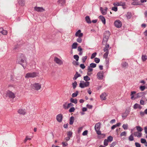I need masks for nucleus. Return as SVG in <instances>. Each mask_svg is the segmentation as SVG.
<instances>
[{
    "mask_svg": "<svg viewBox=\"0 0 147 147\" xmlns=\"http://www.w3.org/2000/svg\"><path fill=\"white\" fill-rule=\"evenodd\" d=\"M54 61L58 64L61 65L63 64V61L56 57H55L54 58Z\"/></svg>",
    "mask_w": 147,
    "mask_h": 147,
    "instance_id": "8",
    "label": "nucleus"
},
{
    "mask_svg": "<svg viewBox=\"0 0 147 147\" xmlns=\"http://www.w3.org/2000/svg\"><path fill=\"white\" fill-rule=\"evenodd\" d=\"M135 144L136 147H141L140 144L136 142L135 143Z\"/></svg>",
    "mask_w": 147,
    "mask_h": 147,
    "instance_id": "63",
    "label": "nucleus"
},
{
    "mask_svg": "<svg viewBox=\"0 0 147 147\" xmlns=\"http://www.w3.org/2000/svg\"><path fill=\"white\" fill-rule=\"evenodd\" d=\"M77 61H73V64L75 65H79Z\"/></svg>",
    "mask_w": 147,
    "mask_h": 147,
    "instance_id": "57",
    "label": "nucleus"
},
{
    "mask_svg": "<svg viewBox=\"0 0 147 147\" xmlns=\"http://www.w3.org/2000/svg\"><path fill=\"white\" fill-rule=\"evenodd\" d=\"M77 85V83L76 81H75L72 84V85L74 89H75Z\"/></svg>",
    "mask_w": 147,
    "mask_h": 147,
    "instance_id": "36",
    "label": "nucleus"
},
{
    "mask_svg": "<svg viewBox=\"0 0 147 147\" xmlns=\"http://www.w3.org/2000/svg\"><path fill=\"white\" fill-rule=\"evenodd\" d=\"M58 4L61 6L64 5L65 3V0H59L58 1Z\"/></svg>",
    "mask_w": 147,
    "mask_h": 147,
    "instance_id": "18",
    "label": "nucleus"
},
{
    "mask_svg": "<svg viewBox=\"0 0 147 147\" xmlns=\"http://www.w3.org/2000/svg\"><path fill=\"white\" fill-rule=\"evenodd\" d=\"M74 120V117L72 116L69 119V124L70 125H72Z\"/></svg>",
    "mask_w": 147,
    "mask_h": 147,
    "instance_id": "24",
    "label": "nucleus"
},
{
    "mask_svg": "<svg viewBox=\"0 0 147 147\" xmlns=\"http://www.w3.org/2000/svg\"><path fill=\"white\" fill-rule=\"evenodd\" d=\"M140 90L142 91H144L145 89L146 88L145 86H141L140 87Z\"/></svg>",
    "mask_w": 147,
    "mask_h": 147,
    "instance_id": "53",
    "label": "nucleus"
},
{
    "mask_svg": "<svg viewBox=\"0 0 147 147\" xmlns=\"http://www.w3.org/2000/svg\"><path fill=\"white\" fill-rule=\"evenodd\" d=\"M96 52H94V53H93V54H92L91 56V59H92L93 58H94L96 55Z\"/></svg>",
    "mask_w": 147,
    "mask_h": 147,
    "instance_id": "44",
    "label": "nucleus"
},
{
    "mask_svg": "<svg viewBox=\"0 0 147 147\" xmlns=\"http://www.w3.org/2000/svg\"><path fill=\"white\" fill-rule=\"evenodd\" d=\"M115 26L117 28L121 27L122 25L121 22L119 20H116L114 22Z\"/></svg>",
    "mask_w": 147,
    "mask_h": 147,
    "instance_id": "10",
    "label": "nucleus"
},
{
    "mask_svg": "<svg viewBox=\"0 0 147 147\" xmlns=\"http://www.w3.org/2000/svg\"><path fill=\"white\" fill-rule=\"evenodd\" d=\"M111 49V47H109V44H106L103 49V51L105 52V53L104 54L103 57L105 58H107L108 57L109 53V50Z\"/></svg>",
    "mask_w": 147,
    "mask_h": 147,
    "instance_id": "1",
    "label": "nucleus"
},
{
    "mask_svg": "<svg viewBox=\"0 0 147 147\" xmlns=\"http://www.w3.org/2000/svg\"><path fill=\"white\" fill-rule=\"evenodd\" d=\"M75 110V109L74 107H71V108H70L69 110V112L70 113H72L74 112Z\"/></svg>",
    "mask_w": 147,
    "mask_h": 147,
    "instance_id": "42",
    "label": "nucleus"
},
{
    "mask_svg": "<svg viewBox=\"0 0 147 147\" xmlns=\"http://www.w3.org/2000/svg\"><path fill=\"white\" fill-rule=\"evenodd\" d=\"M88 134V131L87 130H85L82 133V135L83 136H86Z\"/></svg>",
    "mask_w": 147,
    "mask_h": 147,
    "instance_id": "61",
    "label": "nucleus"
},
{
    "mask_svg": "<svg viewBox=\"0 0 147 147\" xmlns=\"http://www.w3.org/2000/svg\"><path fill=\"white\" fill-rule=\"evenodd\" d=\"M62 144L63 147H65L68 145V144L66 141L63 142L62 143Z\"/></svg>",
    "mask_w": 147,
    "mask_h": 147,
    "instance_id": "39",
    "label": "nucleus"
},
{
    "mask_svg": "<svg viewBox=\"0 0 147 147\" xmlns=\"http://www.w3.org/2000/svg\"><path fill=\"white\" fill-rule=\"evenodd\" d=\"M141 58L142 61H144L147 59V56L145 54H143Z\"/></svg>",
    "mask_w": 147,
    "mask_h": 147,
    "instance_id": "26",
    "label": "nucleus"
},
{
    "mask_svg": "<svg viewBox=\"0 0 147 147\" xmlns=\"http://www.w3.org/2000/svg\"><path fill=\"white\" fill-rule=\"evenodd\" d=\"M107 96V94L105 92L103 93L100 95V97L101 99L102 100H105L106 99V97Z\"/></svg>",
    "mask_w": 147,
    "mask_h": 147,
    "instance_id": "17",
    "label": "nucleus"
},
{
    "mask_svg": "<svg viewBox=\"0 0 147 147\" xmlns=\"http://www.w3.org/2000/svg\"><path fill=\"white\" fill-rule=\"evenodd\" d=\"M134 136H136L138 138L141 137L142 136V134L141 132H135L134 133H133Z\"/></svg>",
    "mask_w": 147,
    "mask_h": 147,
    "instance_id": "14",
    "label": "nucleus"
},
{
    "mask_svg": "<svg viewBox=\"0 0 147 147\" xmlns=\"http://www.w3.org/2000/svg\"><path fill=\"white\" fill-rule=\"evenodd\" d=\"M113 5L115 6H119L122 5V3L121 2H116L113 3Z\"/></svg>",
    "mask_w": 147,
    "mask_h": 147,
    "instance_id": "28",
    "label": "nucleus"
},
{
    "mask_svg": "<svg viewBox=\"0 0 147 147\" xmlns=\"http://www.w3.org/2000/svg\"><path fill=\"white\" fill-rule=\"evenodd\" d=\"M37 76L36 72H29L26 74L25 75V78H34Z\"/></svg>",
    "mask_w": 147,
    "mask_h": 147,
    "instance_id": "4",
    "label": "nucleus"
},
{
    "mask_svg": "<svg viewBox=\"0 0 147 147\" xmlns=\"http://www.w3.org/2000/svg\"><path fill=\"white\" fill-rule=\"evenodd\" d=\"M104 73L102 71H100L98 72L97 74V78L99 80H102L103 77Z\"/></svg>",
    "mask_w": 147,
    "mask_h": 147,
    "instance_id": "9",
    "label": "nucleus"
},
{
    "mask_svg": "<svg viewBox=\"0 0 147 147\" xmlns=\"http://www.w3.org/2000/svg\"><path fill=\"white\" fill-rule=\"evenodd\" d=\"M80 67L82 69H84L85 67V66L83 64H81L80 65Z\"/></svg>",
    "mask_w": 147,
    "mask_h": 147,
    "instance_id": "60",
    "label": "nucleus"
},
{
    "mask_svg": "<svg viewBox=\"0 0 147 147\" xmlns=\"http://www.w3.org/2000/svg\"><path fill=\"white\" fill-rule=\"evenodd\" d=\"M31 86L33 89L36 90H38L40 89L41 85L39 83H35L33 84H32Z\"/></svg>",
    "mask_w": 147,
    "mask_h": 147,
    "instance_id": "6",
    "label": "nucleus"
},
{
    "mask_svg": "<svg viewBox=\"0 0 147 147\" xmlns=\"http://www.w3.org/2000/svg\"><path fill=\"white\" fill-rule=\"evenodd\" d=\"M100 123H96L95 126V129L97 134L98 135H100L101 132L100 131Z\"/></svg>",
    "mask_w": 147,
    "mask_h": 147,
    "instance_id": "5",
    "label": "nucleus"
},
{
    "mask_svg": "<svg viewBox=\"0 0 147 147\" xmlns=\"http://www.w3.org/2000/svg\"><path fill=\"white\" fill-rule=\"evenodd\" d=\"M100 61V59L99 58H95L94 59V61L96 63H98Z\"/></svg>",
    "mask_w": 147,
    "mask_h": 147,
    "instance_id": "47",
    "label": "nucleus"
},
{
    "mask_svg": "<svg viewBox=\"0 0 147 147\" xmlns=\"http://www.w3.org/2000/svg\"><path fill=\"white\" fill-rule=\"evenodd\" d=\"M133 134H132L129 137V140L130 141H132L134 140L133 137Z\"/></svg>",
    "mask_w": 147,
    "mask_h": 147,
    "instance_id": "33",
    "label": "nucleus"
},
{
    "mask_svg": "<svg viewBox=\"0 0 147 147\" xmlns=\"http://www.w3.org/2000/svg\"><path fill=\"white\" fill-rule=\"evenodd\" d=\"M143 93L142 92H140L137 94V97H140L142 96L143 95Z\"/></svg>",
    "mask_w": 147,
    "mask_h": 147,
    "instance_id": "45",
    "label": "nucleus"
},
{
    "mask_svg": "<svg viewBox=\"0 0 147 147\" xmlns=\"http://www.w3.org/2000/svg\"><path fill=\"white\" fill-rule=\"evenodd\" d=\"M107 140H108L109 142H111L113 140V138L112 136H110L107 138Z\"/></svg>",
    "mask_w": 147,
    "mask_h": 147,
    "instance_id": "38",
    "label": "nucleus"
},
{
    "mask_svg": "<svg viewBox=\"0 0 147 147\" xmlns=\"http://www.w3.org/2000/svg\"><path fill=\"white\" fill-rule=\"evenodd\" d=\"M78 38L77 39V41L79 43H81L82 41V37H78Z\"/></svg>",
    "mask_w": 147,
    "mask_h": 147,
    "instance_id": "50",
    "label": "nucleus"
},
{
    "mask_svg": "<svg viewBox=\"0 0 147 147\" xmlns=\"http://www.w3.org/2000/svg\"><path fill=\"white\" fill-rule=\"evenodd\" d=\"M108 142L109 141L107 139L105 140L104 141V145L105 146H107L108 145Z\"/></svg>",
    "mask_w": 147,
    "mask_h": 147,
    "instance_id": "40",
    "label": "nucleus"
},
{
    "mask_svg": "<svg viewBox=\"0 0 147 147\" xmlns=\"http://www.w3.org/2000/svg\"><path fill=\"white\" fill-rule=\"evenodd\" d=\"M112 9L115 11H117V7H114L112 8Z\"/></svg>",
    "mask_w": 147,
    "mask_h": 147,
    "instance_id": "59",
    "label": "nucleus"
},
{
    "mask_svg": "<svg viewBox=\"0 0 147 147\" xmlns=\"http://www.w3.org/2000/svg\"><path fill=\"white\" fill-rule=\"evenodd\" d=\"M67 106H68V109L70 107L73 106L74 105L72 103H70L68 104Z\"/></svg>",
    "mask_w": 147,
    "mask_h": 147,
    "instance_id": "58",
    "label": "nucleus"
},
{
    "mask_svg": "<svg viewBox=\"0 0 147 147\" xmlns=\"http://www.w3.org/2000/svg\"><path fill=\"white\" fill-rule=\"evenodd\" d=\"M70 138L67 136L65 138V140L67 142L68 141L70 140Z\"/></svg>",
    "mask_w": 147,
    "mask_h": 147,
    "instance_id": "64",
    "label": "nucleus"
},
{
    "mask_svg": "<svg viewBox=\"0 0 147 147\" xmlns=\"http://www.w3.org/2000/svg\"><path fill=\"white\" fill-rule=\"evenodd\" d=\"M0 33H2L3 35H6L7 34V31L4 30L2 28H0Z\"/></svg>",
    "mask_w": 147,
    "mask_h": 147,
    "instance_id": "21",
    "label": "nucleus"
},
{
    "mask_svg": "<svg viewBox=\"0 0 147 147\" xmlns=\"http://www.w3.org/2000/svg\"><path fill=\"white\" fill-rule=\"evenodd\" d=\"M100 19L101 20L104 24H105L106 23L105 19V18L102 16H100L99 17Z\"/></svg>",
    "mask_w": 147,
    "mask_h": 147,
    "instance_id": "22",
    "label": "nucleus"
},
{
    "mask_svg": "<svg viewBox=\"0 0 147 147\" xmlns=\"http://www.w3.org/2000/svg\"><path fill=\"white\" fill-rule=\"evenodd\" d=\"M72 134V132L71 131H69L68 132L67 134L68 137L70 138L71 137Z\"/></svg>",
    "mask_w": 147,
    "mask_h": 147,
    "instance_id": "52",
    "label": "nucleus"
},
{
    "mask_svg": "<svg viewBox=\"0 0 147 147\" xmlns=\"http://www.w3.org/2000/svg\"><path fill=\"white\" fill-rule=\"evenodd\" d=\"M78 91H76V92L72 94V96L73 97H75L76 96L78 95Z\"/></svg>",
    "mask_w": 147,
    "mask_h": 147,
    "instance_id": "46",
    "label": "nucleus"
},
{
    "mask_svg": "<svg viewBox=\"0 0 147 147\" xmlns=\"http://www.w3.org/2000/svg\"><path fill=\"white\" fill-rule=\"evenodd\" d=\"M126 133L125 131L122 132L120 134V136H126Z\"/></svg>",
    "mask_w": 147,
    "mask_h": 147,
    "instance_id": "54",
    "label": "nucleus"
},
{
    "mask_svg": "<svg viewBox=\"0 0 147 147\" xmlns=\"http://www.w3.org/2000/svg\"><path fill=\"white\" fill-rule=\"evenodd\" d=\"M90 82H84V81H81L79 84V86L82 88H84L85 87H87L89 85Z\"/></svg>",
    "mask_w": 147,
    "mask_h": 147,
    "instance_id": "2",
    "label": "nucleus"
},
{
    "mask_svg": "<svg viewBox=\"0 0 147 147\" xmlns=\"http://www.w3.org/2000/svg\"><path fill=\"white\" fill-rule=\"evenodd\" d=\"M126 17L128 19H130L131 16V13L130 12H128L127 13V15H126Z\"/></svg>",
    "mask_w": 147,
    "mask_h": 147,
    "instance_id": "35",
    "label": "nucleus"
},
{
    "mask_svg": "<svg viewBox=\"0 0 147 147\" xmlns=\"http://www.w3.org/2000/svg\"><path fill=\"white\" fill-rule=\"evenodd\" d=\"M88 72H91L92 71L93 69L92 68V67L89 66L88 67Z\"/></svg>",
    "mask_w": 147,
    "mask_h": 147,
    "instance_id": "55",
    "label": "nucleus"
},
{
    "mask_svg": "<svg viewBox=\"0 0 147 147\" xmlns=\"http://www.w3.org/2000/svg\"><path fill=\"white\" fill-rule=\"evenodd\" d=\"M87 58V57L86 56H85L82 57V61L83 63H84L85 62Z\"/></svg>",
    "mask_w": 147,
    "mask_h": 147,
    "instance_id": "49",
    "label": "nucleus"
},
{
    "mask_svg": "<svg viewBox=\"0 0 147 147\" xmlns=\"http://www.w3.org/2000/svg\"><path fill=\"white\" fill-rule=\"evenodd\" d=\"M85 20L86 22L90 24L91 22L90 17L88 16H87L86 17Z\"/></svg>",
    "mask_w": 147,
    "mask_h": 147,
    "instance_id": "23",
    "label": "nucleus"
},
{
    "mask_svg": "<svg viewBox=\"0 0 147 147\" xmlns=\"http://www.w3.org/2000/svg\"><path fill=\"white\" fill-rule=\"evenodd\" d=\"M62 115L61 114H59L57 115L56 117V119L59 122H61L62 121Z\"/></svg>",
    "mask_w": 147,
    "mask_h": 147,
    "instance_id": "12",
    "label": "nucleus"
},
{
    "mask_svg": "<svg viewBox=\"0 0 147 147\" xmlns=\"http://www.w3.org/2000/svg\"><path fill=\"white\" fill-rule=\"evenodd\" d=\"M110 35V33L109 31H107L105 32L104 34V37L103 38V42H107L108 39Z\"/></svg>",
    "mask_w": 147,
    "mask_h": 147,
    "instance_id": "3",
    "label": "nucleus"
},
{
    "mask_svg": "<svg viewBox=\"0 0 147 147\" xmlns=\"http://www.w3.org/2000/svg\"><path fill=\"white\" fill-rule=\"evenodd\" d=\"M81 76V75L79 74L78 72H76V74L74 75V77L73 78V80H76L77 78Z\"/></svg>",
    "mask_w": 147,
    "mask_h": 147,
    "instance_id": "19",
    "label": "nucleus"
},
{
    "mask_svg": "<svg viewBox=\"0 0 147 147\" xmlns=\"http://www.w3.org/2000/svg\"><path fill=\"white\" fill-rule=\"evenodd\" d=\"M100 10L103 15H105L107 13V11L106 9H103V8L102 7H100Z\"/></svg>",
    "mask_w": 147,
    "mask_h": 147,
    "instance_id": "25",
    "label": "nucleus"
},
{
    "mask_svg": "<svg viewBox=\"0 0 147 147\" xmlns=\"http://www.w3.org/2000/svg\"><path fill=\"white\" fill-rule=\"evenodd\" d=\"M136 128L137 130L140 132L142 130V128L140 126H137L136 127Z\"/></svg>",
    "mask_w": 147,
    "mask_h": 147,
    "instance_id": "37",
    "label": "nucleus"
},
{
    "mask_svg": "<svg viewBox=\"0 0 147 147\" xmlns=\"http://www.w3.org/2000/svg\"><path fill=\"white\" fill-rule=\"evenodd\" d=\"M90 78L87 76H84V80L86 81V82H87V81L90 80Z\"/></svg>",
    "mask_w": 147,
    "mask_h": 147,
    "instance_id": "31",
    "label": "nucleus"
},
{
    "mask_svg": "<svg viewBox=\"0 0 147 147\" xmlns=\"http://www.w3.org/2000/svg\"><path fill=\"white\" fill-rule=\"evenodd\" d=\"M122 66L123 67H125L128 65V64L126 62H124L122 63Z\"/></svg>",
    "mask_w": 147,
    "mask_h": 147,
    "instance_id": "51",
    "label": "nucleus"
},
{
    "mask_svg": "<svg viewBox=\"0 0 147 147\" xmlns=\"http://www.w3.org/2000/svg\"><path fill=\"white\" fill-rule=\"evenodd\" d=\"M19 63L24 68H25L24 65H26V60L22 59L19 62Z\"/></svg>",
    "mask_w": 147,
    "mask_h": 147,
    "instance_id": "15",
    "label": "nucleus"
},
{
    "mask_svg": "<svg viewBox=\"0 0 147 147\" xmlns=\"http://www.w3.org/2000/svg\"><path fill=\"white\" fill-rule=\"evenodd\" d=\"M67 104H68L67 103V102H65L63 105V107L64 109H68Z\"/></svg>",
    "mask_w": 147,
    "mask_h": 147,
    "instance_id": "34",
    "label": "nucleus"
},
{
    "mask_svg": "<svg viewBox=\"0 0 147 147\" xmlns=\"http://www.w3.org/2000/svg\"><path fill=\"white\" fill-rule=\"evenodd\" d=\"M34 10L37 12H43L45 9L42 7H36L34 8Z\"/></svg>",
    "mask_w": 147,
    "mask_h": 147,
    "instance_id": "11",
    "label": "nucleus"
},
{
    "mask_svg": "<svg viewBox=\"0 0 147 147\" xmlns=\"http://www.w3.org/2000/svg\"><path fill=\"white\" fill-rule=\"evenodd\" d=\"M18 3L19 4L22 6H23L24 5L25 3V2L24 1H23L22 0H20L19 1Z\"/></svg>",
    "mask_w": 147,
    "mask_h": 147,
    "instance_id": "32",
    "label": "nucleus"
},
{
    "mask_svg": "<svg viewBox=\"0 0 147 147\" xmlns=\"http://www.w3.org/2000/svg\"><path fill=\"white\" fill-rule=\"evenodd\" d=\"M129 113V112L128 111H126L125 113L123 114L122 117L125 119L128 115Z\"/></svg>",
    "mask_w": 147,
    "mask_h": 147,
    "instance_id": "27",
    "label": "nucleus"
},
{
    "mask_svg": "<svg viewBox=\"0 0 147 147\" xmlns=\"http://www.w3.org/2000/svg\"><path fill=\"white\" fill-rule=\"evenodd\" d=\"M96 64L95 63H92L90 64V66L92 68H94L96 67Z\"/></svg>",
    "mask_w": 147,
    "mask_h": 147,
    "instance_id": "41",
    "label": "nucleus"
},
{
    "mask_svg": "<svg viewBox=\"0 0 147 147\" xmlns=\"http://www.w3.org/2000/svg\"><path fill=\"white\" fill-rule=\"evenodd\" d=\"M78 44L77 42H74L73 43L72 46V48L73 49H76L77 48Z\"/></svg>",
    "mask_w": 147,
    "mask_h": 147,
    "instance_id": "30",
    "label": "nucleus"
},
{
    "mask_svg": "<svg viewBox=\"0 0 147 147\" xmlns=\"http://www.w3.org/2000/svg\"><path fill=\"white\" fill-rule=\"evenodd\" d=\"M18 112L20 114L24 115L26 114V111L25 109H21L18 110Z\"/></svg>",
    "mask_w": 147,
    "mask_h": 147,
    "instance_id": "16",
    "label": "nucleus"
},
{
    "mask_svg": "<svg viewBox=\"0 0 147 147\" xmlns=\"http://www.w3.org/2000/svg\"><path fill=\"white\" fill-rule=\"evenodd\" d=\"M31 139L30 138H28V136H26V138L24 140V142L25 143L28 140H30Z\"/></svg>",
    "mask_w": 147,
    "mask_h": 147,
    "instance_id": "62",
    "label": "nucleus"
},
{
    "mask_svg": "<svg viewBox=\"0 0 147 147\" xmlns=\"http://www.w3.org/2000/svg\"><path fill=\"white\" fill-rule=\"evenodd\" d=\"M74 58L77 61H78L79 60V57L77 55H75L74 56Z\"/></svg>",
    "mask_w": 147,
    "mask_h": 147,
    "instance_id": "43",
    "label": "nucleus"
},
{
    "mask_svg": "<svg viewBox=\"0 0 147 147\" xmlns=\"http://www.w3.org/2000/svg\"><path fill=\"white\" fill-rule=\"evenodd\" d=\"M6 95L7 96L12 98H13L15 96L14 94L9 91H8L7 92Z\"/></svg>",
    "mask_w": 147,
    "mask_h": 147,
    "instance_id": "7",
    "label": "nucleus"
},
{
    "mask_svg": "<svg viewBox=\"0 0 147 147\" xmlns=\"http://www.w3.org/2000/svg\"><path fill=\"white\" fill-rule=\"evenodd\" d=\"M141 142L142 143H144L146 142V140L145 139L142 138L141 139Z\"/></svg>",
    "mask_w": 147,
    "mask_h": 147,
    "instance_id": "56",
    "label": "nucleus"
},
{
    "mask_svg": "<svg viewBox=\"0 0 147 147\" xmlns=\"http://www.w3.org/2000/svg\"><path fill=\"white\" fill-rule=\"evenodd\" d=\"M134 109H136L137 108H139L140 109H141L142 107L141 106L137 103L135 104L134 106Z\"/></svg>",
    "mask_w": 147,
    "mask_h": 147,
    "instance_id": "20",
    "label": "nucleus"
},
{
    "mask_svg": "<svg viewBox=\"0 0 147 147\" xmlns=\"http://www.w3.org/2000/svg\"><path fill=\"white\" fill-rule=\"evenodd\" d=\"M81 31L80 30H79L78 31L76 32L75 34V36H76L82 37L83 35L82 33H81Z\"/></svg>",
    "mask_w": 147,
    "mask_h": 147,
    "instance_id": "13",
    "label": "nucleus"
},
{
    "mask_svg": "<svg viewBox=\"0 0 147 147\" xmlns=\"http://www.w3.org/2000/svg\"><path fill=\"white\" fill-rule=\"evenodd\" d=\"M70 102L72 103H75V104H76L77 103V99H74L72 98H71L70 99Z\"/></svg>",
    "mask_w": 147,
    "mask_h": 147,
    "instance_id": "29",
    "label": "nucleus"
},
{
    "mask_svg": "<svg viewBox=\"0 0 147 147\" xmlns=\"http://www.w3.org/2000/svg\"><path fill=\"white\" fill-rule=\"evenodd\" d=\"M122 127L124 129H127L128 125L127 124H123Z\"/></svg>",
    "mask_w": 147,
    "mask_h": 147,
    "instance_id": "48",
    "label": "nucleus"
}]
</instances>
